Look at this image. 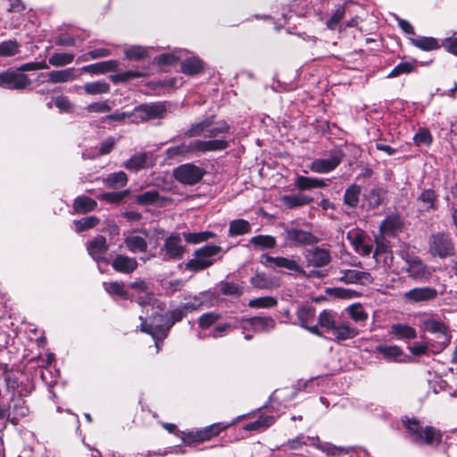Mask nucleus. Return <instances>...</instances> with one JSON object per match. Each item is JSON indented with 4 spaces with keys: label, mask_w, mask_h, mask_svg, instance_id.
I'll return each mask as SVG.
<instances>
[{
    "label": "nucleus",
    "mask_w": 457,
    "mask_h": 457,
    "mask_svg": "<svg viewBox=\"0 0 457 457\" xmlns=\"http://www.w3.org/2000/svg\"><path fill=\"white\" fill-rule=\"evenodd\" d=\"M144 76H145V72L139 71H127L112 75L111 79L114 83H118L127 82L132 79L142 78Z\"/></svg>",
    "instance_id": "obj_56"
},
{
    "label": "nucleus",
    "mask_w": 457,
    "mask_h": 457,
    "mask_svg": "<svg viewBox=\"0 0 457 457\" xmlns=\"http://www.w3.org/2000/svg\"><path fill=\"white\" fill-rule=\"evenodd\" d=\"M391 334L397 339H413L417 337L416 329L403 323L393 324L391 326Z\"/></svg>",
    "instance_id": "obj_34"
},
{
    "label": "nucleus",
    "mask_w": 457,
    "mask_h": 457,
    "mask_svg": "<svg viewBox=\"0 0 457 457\" xmlns=\"http://www.w3.org/2000/svg\"><path fill=\"white\" fill-rule=\"evenodd\" d=\"M247 323L259 332H268L276 327V321L271 317H252Z\"/></svg>",
    "instance_id": "obj_29"
},
{
    "label": "nucleus",
    "mask_w": 457,
    "mask_h": 457,
    "mask_svg": "<svg viewBox=\"0 0 457 457\" xmlns=\"http://www.w3.org/2000/svg\"><path fill=\"white\" fill-rule=\"evenodd\" d=\"M361 187L356 184L346 188L344 195V203L351 208H355L359 204Z\"/></svg>",
    "instance_id": "obj_40"
},
{
    "label": "nucleus",
    "mask_w": 457,
    "mask_h": 457,
    "mask_svg": "<svg viewBox=\"0 0 457 457\" xmlns=\"http://www.w3.org/2000/svg\"><path fill=\"white\" fill-rule=\"evenodd\" d=\"M278 304V300L272 296H262L249 301L248 305L252 308H270Z\"/></svg>",
    "instance_id": "obj_54"
},
{
    "label": "nucleus",
    "mask_w": 457,
    "mask_h": 457,
    "mask_svg": "<svg viewBox=\"0 0 457 457\" xmlns=\"http://www.w3.org/2000/svg\"><path fill=\"white\" fill-rule=\"evenodd\" d=\"M424 329L435 335L436 341H432L436 345L433 353L442 352L451 342V335L446 324L436 315H432L423 321Z\"/></svg>",
    "instance_id": "obj_7"
},
{
    "label": "nucleus",
    "mask_w": 457,
    "mask_h": 457,
    "mask_svg": "<svg viewBox=\"0 0 457 457\" xmlns=\"http://www.w3.org/2000/svg\"><path fill=\"white\" fill-rule=\"evenodd\" d=\"M129 190H124L120 192H105L101 194L98 196V199L111 204H119L124 199L125 196L129 195Z\"/></svg>",
    "instance_id": "obj_58"
},
{
    "label": "nucleus",
    "mask_w": 457,
    "mask_h": 457,
    "mask_svg": "<svg viewBox=\"0 0 457 457\" xmlns=\"http://www.w3.org/2000/svg\"><path fill=\"white\" fill-rule=\"evenodd\" d=\"M204 175V170L193 163L179 165L173 171L174 178L179 182L186 185H195L198 183Z\"/></svg>",
    "instance_id": "obj_13"
},
{
    "label": "nucleus",
    "mask_w": 457,
    "mask_h": 457,
    "mask_svg": "<svg viewBox=\"0 0 457 457\" xmlns=\"http://www.w3.org/2000/svg\"><path fill=\"white\" fill-rule=\"evenodd\" d=\"M413 141L416 145H426L428 146L433 141V137L430 131L427 129L420 128L413 137Z\"/></svg>",
    "instance_id": "obj_55"
},
{
    "label": "nucleus",
    "mask_w": 457,
    "mask_h": 457,
    "mask_svg": "<svg viewBox=\"0 0 457 457\" xmlns=\"http://www.w3.org/2000/svg\"><path fill=\"white\" fill-rule=\"evenodd\" d=\"M296 317L302 328L312 324L315 318V308L312 305H301L296 310Z\"/></svg>",
    "instance_id": "obj_36"
},
{
    "label": "nucleus",
    "mask_w": 457,
    "mask_h": 457,
    "mask_svg": "<svg viewBox=\"0 0 457 457\" xmlns=\"http://www.w3.org/2000/svg\"><path fill=\"white\" fill-rule=\"evenodd\" d=\"M373 258L385 270L391 266L393 262V254L385 245H377Z\"/></svg>",
    "instance_id": "obj_35"
},
{
    "label": "nucleus",
    "mask_w": 457,
    "mask_h": 457,
    "mask_svg": "<svg viewBox=\"0 0 457 457\" xmlns=\"http://www.w3.org/2000/svg\"><path fill=\"white\" fill-rule=\"evenodd\" d=\"M146 55L147 49L140 46H134L125 50V56L129 60L139 61Z\"/></svg>",
    "instance_id": "obj_59"
},
{
    "label": "nucleus",
    "mask_w": 457,
    "mask_h": 457,
    "mask_svg": "<svg viewBox=\"0 0 457 457\" xmlns=\"http://www.w3.org/2000/svg\"><path fill=\"white\" fill-rule=\"evenodd\" d=\"M182 51L162 54L154 58V62L160 66L172 65L182 58Z\"/></svg>",
    "instance_id": "obj_48"
},
{
    "label": "nucleus",
    "mask_w": 457,
    "mask_h": 457,
    "mask_svg": "<svg viewBox=\"0 0 457 457\" xmlns=\"http://www.w3.org/2000/svg\"><path fill=\"white\" fill-rule=\"evenodd\" d=\"M335 313L329 310L322 311L318 318V323L326 332L330 333L337 324Z\"/></svg>",
    "instance_id": "obj_41"
},
{
    "label": "nucleus",
    "mask_w": 457,
    "mask_h": 457,
    "mask_svg": "<svg viewBox=\"0 0 457 457\" xmlns=\"http://www.w3.org/2000/svg\"><path fill=\"white\" fill-rule=\"evenodd\" d=\"M222 252L220 246L208 245L195 251V258L186 263L187 270H202L212 266L215 262V257L221 258L220 254Z\"/></svg>",
    "instance_id": "obj_8"
},
{
    "label": "nucleus",
    "mask_w": 457,
    "mask_h": 457,
    "mask_svg": "<svg viewBox=\"0 0 457 457\" xmlns=\"http://www.w3.org/2000/svg\"><path fill=\"white\" fill-rule=\"evenodd\" d=\"M261 262L267 268L272 269H285L289 271H294L297 274L305 276L306 272L303 268L296 262L293 256L291 258L284 256H270L267 253H263L261 256Z\"/></svg>",
    "instance_id": "obj_11"
},
{
    "label": "nucleus",
    "mask_w": 457,
    "mask_h": 457,
    "mask_svg": "<svg viewBox=\"0 0 457 457\" xmlns=\"http://www.w3.org/2000/svg\"><path fill=\"white\" fill-rule=\"evenodd\" d=\"M428 253L433 257L445 259L455 253V246L450 235L444 232L432 234L428 238Z\"/></svg>",
    "instance_id": "obj_9"
},
{
    "label": "nucleus",
    "mask_w": 457,
    "mask_h": 457,
    "mask_svg": "<svg viewBox=\"0 0 457 457\" xmlns=\"http://www.w3.org/2000/svg\"><path fill=\"white\" fill-rule=\"evenodd\" d=\"M185 253L186 246L182 245V240L179 234H171L167 237L160 249V253L164 261L181 260Z\"/></svg>",
    "instance_id": "obj_10"
},
{
    "label": "nucleus",
    "mask_w": 457,
    "mask_h": 457,
    "mask_svg": "<svg viewBox=\"0 0 457 457\" xmlns=\"http://www.w3.org/2000/svg\"><path fill=\"white\" fill-rule=\"evenodd\" d=\"M402 422L406 436L415 445L435 448L441 444L443 434L436 428L423 427L419 420L407 416L402 418Z\"/></svg>",
    "instance_id": "obj_4"
},
{
    "label": "nucleus",
    "mask_w": 457,
    "mask_h": 457,
    "mask_svg": "<svg viewBox=\"0 0 457 457\" xmlns=\"http://www.w3.org/2000/svg\"><path fill=\"white\" fill-rule=\"evenodd\" d=\"M438 295V291L431 287H414L403 293V298L409 303L434 301Z\"/></svg>",
    "instance_id": "obj_17"
},
{
    "label": "nucleus",
    "mask_w": 457,
    "mask_h": 457,
    "mask_svg": "<svg viewBox=\"0 0 457 457\" xmlns=\"http://www.w3.org/2000/svg\"><path fill=\"white\" fill-rule=\"evenodd\" d=\"M111 54V51L108 48L100 47L90 50L78 58L79 62H88L90 60L106 57Z\"/></svg>",
    "instance_id": "obj_52"
},
{
    "label": "nucleus",
    "mask_w": 457,
    "mask_h": 457,
    "mask_svg": "<svg viewBox=\"0 0 457 457\" xmlns=\"http://www.w3.org/2000/svg\"><path fill=\"white\" fill-rule=\"evenodd\" d=\"M344 154L341 151H335L328 158L314 159L310 164L309 169L315 173H328L341 163Z\"/></svg>",
    "instance_id": "obj_14"
},
{
    "label": "nucleus",
    "mask_w": 457,
    "mask_h": 457,
    "mask_svg": "<svg viewBox=\"0 0 457 457\" xmlns=\"http://www.w3.org/2000/svg\"><path fill=\"white\" fill-rule=\"evenodd\" d=\"M308 441H310L312 445L320 449L323 453L330 456L349 455L350 457H353L355 455L359 457L361 455L366 456L370 454V453L362 446H337L327 442L321 443L318 436L311 438L308 436L305 437L303 435H300L295 438L288 440L282 446L285 449L297 450L300 449L303 445H307Z\"/></svg>",
    "instance_id": "obj_2"
},
{
    "label": "nucleus",
    "mask_w": 457,
    "mask_h": 457,
    "mask_svg": "<svg viewBox=\"0 0 457 457\" xmlns=\"http://www.w3.org/2000/svg\"><path fill=\"white\" fill-rule=\"evenodd\" d=\"M345 15V7L343 5H339L332 16L327 21L326 25L328 29H337L340 21L343 19Z\"/></svg>",
    "instance_id": "obj_63"
},
{
    "label": "nucleus",
    "mask_w": 457,
    "mask_h": 457,
    "mask_svg": "<svg viewBox=\"0 0 457 457\" xmlns=\"http://www.w3.org/2000/svg\"><path fill=\"white\" fill-rule=\"evenodd\" d=\"M74 60V54L71 53H54L49 59L48 62L52 66L62 67L70 64Z\"/></svg>",
    "instance_id": "obj_46"
},
{
    "label": "nucleus",
    "mask_w": 457,
    "mask_h": 457,
    "mask_svg": "<svg viewBox=\"0 0 457 457\" xmlns=\"http://www.w3.org/2000/svg\"><path fill=\"white\" fill-rule=\"evenodd\" d=\"M166 113V107L162 103L141 104L134 110L137 121H145L152 119L162 118Z\"/></svg>",
    "instance_id": "obj_15"
},
{
    "label": "nucleus",
    "mask_w": 457,
    "mask_h": 457,
    "mask_svg": "<svg viewBox=\"0 0 457 457\" xmlns=\"http://www.w3.org/2000/svg\"><path fill=\"white\" fill-rule=\"evenodd\" d=\"M286 240L295 246L311 245L318 242V237L311 231L291 227L285 230Z\"/></svg>",
    "instance_id": "obj_16"
},
{
    "label": "nucleus",
    "mask_w": 457,
    "mask_h": 457,
    "mask_svg": "<svg viewBox=\"0 0 457 457\" xmlns=\"http://www.w3.org/2000/svg\"><path fill=\"white\" fill-rule=\"evenodd\" d=\"M30 84L27 75L15 72L4 71L0 73V87L7 89H23Z\"/></svg>",
    "instance_id": "obj_18"
},
{
    "label": "nucleus",
    "mask_w": 457,
    "mask_h": 457,
    "mask_svg": "<svg viewBox=\"0 0 457 457\" xmlns=\"http://www.w3.org/2000/svg\"><path fill=\"white\" fill-rule=\"evenodd\" d=\"M228 146V142L224 139H192L183 141L177 145H172L167 148L165 153L168 158L175 159L208 152L222 151Z\"/></svg>",
    "instance_id": "obj_3"
},
{
    "label": "nucleus",
    "mask_w": 457,
    "mask_h": 457,
    "mask_svg": "<svg viewBox=\"0 0 457 457\" xmlns=\"http://www.w3.org/2000/svg\"><path fill=\"white\" fill-rule=\"evenodd\" d=\"M436 197L434 190L425 189L420 195L419 200L423 204L424 210L429 211L436 209Z\"/></svg>",
    "instance_id": "obj_49"
},
{
    "label": "nucleus",
    "mask_w": 457,
    "mask_h": 457,
    "mask_svg": "<svg viewBox=\"0 0 457 457\" xmlns=\"http://www.w3.org/2000/svg\"><path fill=\"white\" fill-rule=\"evenodd\" d=\"M295 186L299 190L305 191L313 188H322L326 187V183L322 179L297 176L295 178Z\"/></svg>",
    "instance_id": "obj_26"
},
{
    "label": "nucleus",
    "mask_w": 457,
    "mask_h": 457,
    "mask_svg": "<svg viewBox=\"0 0 457 457\" xmlns=\"http://www.w3.org/2000/svg\"><path fill=\"white\" fill-rule=\"evenodd\" d=\"M229 133L230 126L225 120H215L214 116H210L192 123L184 135L187 137H204L226 140V135Z\"/></svg>",
    "instance_id": "obj_5"
},
{
    "label": "nucleus",
    "mask_w": 457,
    "mask_h": 457,
    "mask_svg": "<svg viewBox=\"0 0 457 457\" xmlns=\"http://www.w3.org/2000/svg\"><path fill=\"white\" fill-rule=\"evenodd\" d=\"M99 219L96 216L85 217L80 220H74L75 229L79 233L94 228L99 223Z\"/></svg>",
    "instance_id": "obj_53"
},
{
    "label": "nucleus",
    "mask_w": 457,
    "mask_h": 457,
    "mask_svg": "<svg viewBox=\"0 0 457 457\" xmlns=\"http://www.w3.org/2000/svg\"><path fill=\"white\" fill-rule=\"evenodd\" d=\"M181 71L187 75H195L199 73L203 68V62L195 56H190L181 61Z\"/></svg>",
    "instance_id": "obj_32"
},
{
    "label": "nucleus",
    "mask_w": 457,
    "mask_h": 457,
    "mask_svg": "<svg viewBox=\"0 0 457 457\" xmlns=\"http://www.w3.org/2000/svg\"><path fill=\"white\" fill-rule=\"evenodd\" d=\"M154 164V160L152 154L141 152L132 155L123 163V166L130 171L137 172L140 170L148 169Z\"/></svg>",
    "instance_id": "obj_20"
},
{
    "label": "nucleus",
    "mask_w": 457,
    "mask_h": 457,
    "mask_svg": "<svg viewBox=\"0 0 457 457\" xmlns=\"http://www.w3.org/2000/svg\"><path fill=\"white\" fill-rule=\"evenodd\" d=\"M405 262L409 277L418 281H428L435 271L433 267L426 265L418 256H407Z\"/></svg>",
    "instance_id": "obj_12"
},
{
    "label": "nucleus",
    "mask_w": 457,
    "mask_h": 457,
    "mask_svg": "<svg viewBox=\"0 0 457 457\" xmlns=\"http://www.w3.org/2000/svg\"><path fill=\"white\" fill-rule=\"evenodd\" d=\"M235 422L236 421L230 423L217 422L202 428L182 431L180 432V439L183 444L187 445L200 444L218 436L221 431L227 429Z\"/></svg>",
    "instance_id": "obj_6"
},
{
    "label": "nucleus",
    "mask_w": 457,
    "mask_h": 457,
    "mask_svg": "<svg viewBox=\"0 0 457 457\" xmlns=\"http://www.w3.org/2000/svg\"><path fill=\"white\" fill-rule=\"evenodd\" d=\"M182 236L187 243L195 245L213 238L215 234L211 231L183 232Z\"/></svg>",
    "instance_id": "obj_42"
},
{
    "label": "nucleus",
    "mask_w": 457,
    "mask_h": 457,
    "mask_svg": "<svg viewBox=\"0 0 457 457\" xmlns=\"http://www.w3.org/2000/svg\"><path fill=\"white\" fill-rule=\"evenodd\" d=\"M47 80L51 83H64L73 80L76 78V70L68 68L65 70L52 71L46 74Z\"/></svg>",
    "instance_id": "obj_28"
},
{
    "label": "nucleus",
    "mask_w": 457,
    "mask_h": 457,
    "mask_svg": "<svg viewBox=\"0 0 457 457\" xmlns=\"http://www.w3.org/2000/svg\"><path fill=\"white\" fill-rule=\"evenodd\" d=\"M84 90L87 95H103L110 92L111 87L104 80L88 82L84 85Z\"/></svg>",
    "instance_id": "obj_39"
},
{
    "label": "nucleus",
    "mask_w": 457,
    "mask_h": 457,
    "mask_svg": "<svg viewBox=\"0 0 457 457\" xmlns=\"http://www.w3.org/2000/svg\"><path fill=\"white\" fill-rule=\"evenodd\" d=\"M104 287L105 291L112 295H117L121 298L127 299L129 296L128 292L124 288V285L121 282L114 281V282H104Z\"/></svg>",
    "instance_id": "obj_51"
},
{
    "label": "nucleus",
    "mask_w": 457,
    "mask_h": 457,
    "mask_svg": "<svg viewBox=\"0 0 457 457\" xmlns=\"http://www.w3.org/2000/svg\"><path fill=\"white\" fill-rule=\"evenodd\" d=\"M348 313L355 322H361L367 320L368 315L363 307L360 304H353L348 308Z\"/></svg>",
    "instance_id": "obj_62"
},
{
    "label": "nucleus",
    "mask_w": 457,
    "mask_h": 457,
    "mask_svg": "<svg viewBox=\"0 0 457 457\" xmlns=\"http://www.w3.org/2000/svg\"><path fill=\"white\" fill-rule=\"evenodd\" d=\"M112 266L118 272L129 274L137 268V262L135 258L119 254L113 259Z\"/></svg>",
    "instance_id": "obj_25"
},
{
    "label": "nucleus",
    "mask_w": 457,
    "mask_h": 457,
    "mask_svg": "<svg viewBox=\"0 0 457 457\" xmlns=\"http://www.w3.org/2000/svg\"><path fill=\"white\" fill-rule=\"evenodd\" d=\"M415 69V63L412 62H403L396 65L391 72L387 75V78L398 77L402 74H408Z\"/></svg>",
    "instance_id": "obj_57"
},
{
    "label": "nucleus",
    "mask_w": 457,
    "mask_h": 457,
    "mask_svg": "<svg viewBox=\"0 0 457 457\" xmlns=\"http://www.w3.org/2000/svg\"><path fill=\"white\" fill-rule=\"evenodd\" d=\"M383 190L380 187L372 188L367 195L366 199L372 208L379 206L382 203Z\"/></svg>",
    "instance_id": "obj_61"
},
{
    "label": "nucleus",
    "mask_w": 457,
    "mask_h": 457,
    "mask_svg": "<svg viewBox=\"0 0 457 457\" xmlns=\"http://www.w3.org/2000/svg\"><path fill=\"white\" fill-rule=\"evenodd\" d=\"M251 225L245 220H235L229 224L228 235L230 237L240 236L250 232Z\"/></svg>",
    "instance_id": "obj_43"
},
{
    "label": "nucleus",
    "mask_w": 457,
    "mask_h": 457,
    "mask_svg": "<svg viewBox=\"0 0 457 457\" xmlns=\"http://www.w3.org/2000/svg\"><path fill=\"white\" fill-rule=\"evenodd\" d=\"M435 345L432 341L428 340L424 344L415 343L409 349L413 355L419 356L426 354L428 350L432 353V350L435 349Z\"/></svg>",
    "instance_id": "obj_64"
},
{
    "label": "nucleus",
    "mask_w": 457,
    "mask_h": 457,
    "mask_svg": "<svg viewBox=\"0 0 457 457\" xmlns=\"http://www.w3.org/2000/svg\"><path fill=\"white\" fill-rule=\"evenodd\" d=\"M139 304L145 310L146 314L149 308L152 309L151 320L148 323L147 318L139 316L141 320V331L152 336L154 340L156 352L160 349V342H162L168 335L170 328L178 321H180L187 314L179 305L172 311L166 312L164 315L159 314L158 311L165 308V303L154 297L153 294H147L145 296L139 298Z\"/></svg>",
    "instance_id": "obj_1"
},
{
    "label": "nucleus",
    "mask_w": 457,
    "mask_h": 457,
    "mask_svg": "<svg viewBox=\"0 0 457 457\" xmlns=\"http://www.w3.org/2000/svg\"><path fill=\"white\" fill-rule=\"evenodd\" d=\"M312 200V197L306 196L302 194L284 195L282 198L283 203L288 208H295V207L305 205V204H309Z\"/></svg>",
    "instance_id": "obj_45"
},
{
    "label": "nucleus",
    "mask_w": 457,
    "mask_h": 457,
    "mask_svg": "<svg viewBox=\"0 0 457 457\" xmlns=\"http://www.w3.org/2000/svg\"><path fill=\"white\" fill-rule=\"evenodd\" d=\"M127 248L132 253H144L147 249L146 240L140 236H129L124 241Z\"/></svg>",
    "instance_id": "obj_37"
},
{
    "label": "nucleus",
    "mask_w": 457,
    "mask_h": 457,
    "mask_svg": "<svg viewBox=\"0 0 457 457\" xmlns=\"http://www.w3.org/2000/svg\"><path fill=\"white\" fill-rule=\"evenodd\" d=\"M250 244L258 249H271L277 245V241L272 236L258 235L250 239Z\"/></svg>",
    "instance_id": "obj_38"
},
{
    "label": "nucleus",
    "mask_w": 457,
    "mask_h": 457,
    "mask_svg": "<svg viewBox=\"0 0 457 457\" xmlns=\"http://www.w3.org/2000/svg\"><path fill=\"white\" fill-rule=\"evenodd\" d=\"M411 45L423 51H433L439 49V41L432 37H416L410 38Z\"/></svg>",
    "instance_id": "obj_31"
},
{
    "label": "nucleus",
    "mask_w": 457,
    "mask_h": 457,
    "mask_svg": "<svg viewBox=\"0 0 457 457\" xmlns=\"http://www.w3.org/2000/svg\"><path fill=\"white\" fill-rule=\"evenodd\" d=\"M329 334L331 335L330 338L332 340L341 342L353 338L357 336L358 332L348 322L340 321L337 322L336 326Z\"/></svg>",
    "instance_id": "obj_24"
},
{
    "label": "nucleus",
    "mask_w": 457,
    "mask_h": 457,
    "mask_svg": "<svg viewBox=\"0 0 457 457\" xmlns=\"http://www.w3.org/2000/svg\"><path fill=\"white\" fill-rule=\"evenodd\" d=\"M304 257L308 265L316 268L326 266L331 261L330 252L318 246L306 250Z\"/></svg>",
    "instance_id": "obj_21"
},
{
    "label": "nucleus",
    "mask_w": 457,
    "mask_h": 457,
    "mask_svg": "<svg viewBox=\"0 0 457 457\" xmlns=\"http://www.w3.org/2000/svg\"><path fill=\"white\" fill-rule=\"evenodd\" d=\"M96 207V201L86 195L78 196L73 202V211L75 213H87L94 211Z\"/></svg>",
    "instance_id": "obj_30"
},
{
    "label": "nucleus",
    "mask_w": 457,
    "mask_h": 457,
    "mask_svg": "<svg viewBox=\"0 0 457 457\" xmlns=\"http://www.w3.org/2000/svg\"><path fill=\"white\" fill-rule=\"evenodd\" d=\"M118 69V62L114 60L104 61L84 66L82 71L92 74H104Z\"/></svg>",
    "instance_id": "obj_27"
},
{
    "label": "nucleus",
    "mask_w": 457,
    "mask_h": 457,
    "mask_svg": "<svg viewBox=\"0 0 457 457\" xmlns=\"http://www.w3.org/2000/svg\"><path fill=\"white\" fill-rule=\"evenodd\" d=\"M134 203L139 205H147L166 201L167 198L161 196L156 190H150L133 196Z\"/></svg>",
    "instance_id": "obj_33"
},
{
    "label": "nucleus",
    "mask_w": 457,
    "mask_h": 457,
    "mask_svg": "<svg viewBox=\"0 0 457 457\" xmlns=\"http://www.w3.org/2000/svg\"><path fill=\"white\" fill-rule=\"evenodd\" d=\"M338 280L345 284L369 285L373 282V278L367 271L356 270H340Z\"/></svg>",
    "instance_id": "obj_19"
},
{
    "label": "nucleus",
    "mask_w": 457,
    "mask_h": 457,
    "mask_svg": "<svg viewBox=\"0 0 457 457\" xmlns=\"http://www.w3.org/2000/svg\"><path fill=\"white\" fill-rule=\"evenodd\" d=\"M251 285L259 289H271L275 287L273 281L264 273H257L251 278Z\"/></svg>",
    "instance_id": "obj_47"
},
{
    "label": "nucleus",
    "mask_w": 457,
    "mask_h": 457,
    "mask_svg": "<svg viewBox=\"0 0 457 457\" xmlns=\"http://www.w3.org/2000/svg\"><path fill=\"white\" fill-rule=\"evenodd\" d=\"M220 315L214 312L204 313L198 320V325L201 328L206 329L219 320Z\"/></svg>",
    "instance_id": "obj_60"
},
{
    "label": "nucleus",
    "mask_w": 457,
    "mask_h": 457,
    "mask_svg": "<svg viewBox=\"0 0 457 457\" xmlns=\"http://www.w3.org/2000/svg\"><path fill=\"white\" fill-rule=\"evenodd\" d=\"M376 352L382 354L385 359L390 361H410V357L397 345H379L376 347Z\"/></svg>",
    "instance_id": "obj_23"
},
{
    "label": "nucleus",
    "mask_w": 457,
    "mask_h": 457,
    "mask_svg": "<svg viewBox=\"0 0 457 457\" xmlns=\"http://www.w3.org/2000/svg\"><path fill=\"white\" fill-rule=\"evenodd\" d=\"M219 290L224 295L239 296L243 294V289L238 284L228 281H221Z\"/></svg>",
    "instance_id": "obj_50"
},
{
    "label": "nucleus",
    "mask_w": 457,
    "mask_h": 457,
    "mask_svg": "<svg viewBox=\"0 0 457 457\" xmlns=\"http://www.w3.org/2000/svg\"><path fill=\"white\" fill-rule=\"evenodd\" d=\"M104 183L107 187L112 188L124 187L128 183V177L124 171L113 172L104 179Z\"/></svg>",
    "instance_id": "obj_44"
},
{
    "label": "nucleus",
    "mask_w": 457,
    "mask_h": 457,
    "mask_svg": "<svg viewBox=\"0 0 457 457\" xmlns=\"http://www.w3.org/2000/svg\"><path fill=\"white\" fill-rule=\"evenodd\" d=\"M88 254L99 264L100 262L108 263V260L104 257L108 250L106 239L103 236H97L93 240L87 243Z\"/></svg>",
    "instance_id": "obj_22"
}]
</instances>
